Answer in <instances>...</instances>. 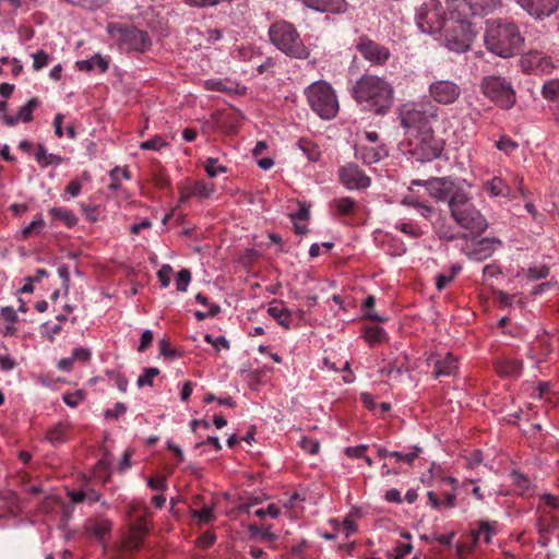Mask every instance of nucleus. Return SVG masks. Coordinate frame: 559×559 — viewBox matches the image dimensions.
I'll return each instance as SVG.
<instances>
[{"label": "nucleus", "instance_id": "1", "mask_svg": "<svg viewBox=\"0 0 559 559\" xmlns=\"http://www.w3.org/2000/svg\"><path fill=\"white\" fill-rule=\"evenodd\" d=\"M447 4L448 17L437 39L450 51L462 53L471 49L477 35L476 24L473 17L462 11L456 4Z\"/></svg>", "mask_w": 559, "mask_h": 559}, {"label": "nucleus", "instance_id": "2", "mask_svg": "<svg viewBox=\"0 0 559 559\" xmlns=\"http://www.w3.org/2000/svg\"><path fill=\"white\" fill-rule=\"evenodd\" d=\"M353 95L366 109L383 116L393 105L394 88L384 78L364 74L356 81Z\"/></svg>", "mask_w": 559, "mask_h": 559}, {"label": "nucleus", "instance_id": "3", "mask_svg": "<svg viewBox=\"0 0 559 559\" xmlns=\"http://www.w3.org/2000/svg\"><path fill=\"white\" fill-rule=\"evenodd\" d=\"M484 43L491 53L510 58L521 50L524 38L515 23L491 19L486 22Z\"/></svg>", "mask_w": 559, "mask_h": 559}, {"label": "nucleus", "instance_id": "4", "mask_svg": "<svg viewBox=\"0 0 559 559\" xmlns=\"http://www.w3.org/2000/svg\"><path fill=\"white\" fill-rule=\"evenodd\" d=\"M449 210L453 221L466 231L465 237L477 238L488 228L486 217L462 189L456 190L449 200Z\"/></svg>", "mask_w": 559, "mask_h": 559}, {"label": "nucleus", "instance_id": "5", "mask_svg": "<svg viewBox=\"0 0 559 559\" xmlns=\"http://www.w3.org/2000/svg\"><path fill=\"white\" fill-rule=\"evenodd\" d=\"M270 41L284 55L294 59H307L310 49L304 44L300 34L290 22L281 20L269 28Z\"/></svg>", "mask_w": 559, "mask_h": 559}, {"label": "nucleus", "instance_id": "6", "mask_svg": "<svg viewBox=\"0 0 559 559\" xmlns=\"http://www.w3.org/2000/svg\"><path fill=\"white\" fill-rule=\"evenodd\" d=\"M399 119L405 130L418 132L430 129L438 120L439 109L429 102H407L399 108Z\"/></svg>", "mask_w": 559, "mask_h": 559}, {"label": "nucleus", "instance_id": "7", "mask_svg": "<svg viewBox=\"0 0 559 559\" xmlns=\"http://www.w3.org/2000/svg\"><path fill=\"white\" fill-rule=\"evenodd\" d=\"M448 17L447 5L440 0H426L415 8L414 22L418 31L430 36H438Z\"/></svg>", "mask_w": 559, "mask_h": 559}, {"label": "nucleus", "instance_id": "8", "mask_svg": "<svg viewBox=\"0 0 559 559\" xmlns=\"http://www.w3.org/2000/svg\"><path fill=\"white\" fill-rule=\"evenodd\" d=\"M311 109L322 119H332L338 111V100L332 86L324 82H313L306 88Z\"/></svg>", "mask_w": 559, "mask_h": 559}, {"label": "nucleus", "instance_id": "9", "mask_svg": "<svg viewBox=\"0 0 559 559\" xmlns=\"http://www.w3.org/2000/svg\"><path fill=\"white\" fill-rule=\"evenodd\" d=\"M108 34L128 50L145 51L151 46V39L146 32L123 26L119 23H110L107 26Z\"/></svg>", "mask_w": 559, "mask_h": 559}, {"label": "nucleus", "instance_id": "10", "mask_svg": "<svg viewBox=\"0 0 559 559\" xmlns=\"http://www.w3.org/2000/svg\"><path fill=\"white\" fill-rule=\"evenodd\" d=\"M484 94L498 104L500 107L509 109L515 103V93L511 84L500 76H488L481 83Z\"/></svg>", "mask_w": 559, "mask_h": 559}, {"label": "nucleus", "instance_id": "11", "mask_svg": "<svg viewBox=\"0 0 559 559\" xmlns=\"http://www.w3.org/2000/svg\"><path fill=\"white\" fill-rule=\"evenodd\" d=\"M428 95L433 103L450 106L461 97L462 88L455 81L439 79L429 84Z\"/></svg>", "mask_w": 559, "mask_h": 559}, {"label": "nucleus", "instance_id": "12", "mask_svg": "<svg viewBox=\"0 0 559 559\" xmlns=\"http://www.w3.org/2000/svg\"><path fill=\"white\" fill-rule=\"evenodd\" d=\"M356 49L372 66H383L391 57L388 47L372 40L366 35L358 38Z\"/></svg>", "mask_w": 559, "mask_h": 559}, {"label": "nucleus", "instance_id": "13", "mask_svg": "<svg viewBox=\"0 0 559 559\" xmlns=\"http://www.w3.org/2000/svg\"><path fill=\"white\" fill-rule=\"evenodd\" d=\"M338 179L347 190H365L370 187L371 179L356 164L348 163L338 169Z\"/></svg>", "mask_w": 559, "mask_h": 559}, {"label": "nucleus", "instance_id": "14", "mask_svg": "<svg viewBox=\"0 0 559 559\" xmlns=\"http://www.w3.org/2000/svg\"><path fill=\"white\" fill-rule=\"evenodd\" d=\"M416 151L423 162H429L438 158L442 151V141L433 135L432 129L420 131V138L416 144Z\"/></svg>", "mask_w": 559, "mask_h": 559}, {"label": "nucleus", "instance_id": "15", "mask_svg": "<svg viewBox=\"0 0 559 559\" xmlns=\"http://www.w3.org/2000/svg\"><path fill=\"white\" fill-rule=\"evenodd\" d=\"M519 5L536 20H544L559 8V0H516Z\"/></svg>", "mask_w": 559, "mask_h": 559}, {"label": "nucleus", "instance_id": "16", "mask_svg": "<svg viewBox=\"0 0 559 559\" xmlns=\"http://www.w3.org/2000/svg\"><path fill=\"white\" fill-rule=\"evenodd\" d=\"M451 2L465 11L473 19L476 15H486L501 7V0H444Z\"/></svg>", "mask_w": 559, "mask_h": 559}, {"label": "nucleus", "instance_id": "17", "mask_svg": "<svg viewBox=\"0 0 559 559\" xmlns=\"http://www.w3.org/2000/svg\"><path fill=\"white\" fill-rule=\"evenodd\" d=\"M427 191L431 198L437 201H448L451 199L457 189L453 183L445 178H433L426 183Z\"/></svg>", "mask_w": 559, "mask_h": 559}, {"label": "nucleus", "instance_id": "18", "mask_svg": "<svg viewBox=\"0 0 559 559\" xmlns=\"http://www.w3.org/2000/svg\"><path fill=\"white\" fill-rule=\"evenodd\" d=\"M39 106L37 98H31L25 105L21 106L16 116L3 115V122L12 127L19 122H31L33 120V111Z\"/></svg>", "mask_w": 559, "mask_h": 559}, {"label": "nucleus", "instance_id": "19", "mask_svg": "<svg viewBox=\"0 0 559 559\" xmlns=\"http://www.w3.org/2000/svg\"><path fill=\"white\" fill-rule=\"evenodd\" d=\"M302 2L306 7L322 13L340 14L347 8L345 0H302Z\"/></svg>", "mask_w": 559, "mask_h": 559}, {"label": "nucleus", "instance_id": "20", "mask_svg": "<svg viewBox=\"0 0 559 559\" xmlns=\"http://www.w3.org/2000/svg\"><path fill=\"white\" fill-rule=\"evenodd\" d=\"M523 63L526 64L530 70L540 73H547L554 67L550 58L538 51L527 53L523 59Z\"/></svg>", "mask_w": 559, "mask_h": 559}, {"label": "nucleus", "instance_id": "21", "mask_svg": "<svg viewBox=\"0 0 559 559\" xmlns=\"http://www.w3.org/2000/svg\"><path fill=\"white\" fill-rule=\"evenodd\" d=\"M267 313L284 329H290V311L282 300L273 299L267 308Z\"/></svg>", "mask_w": 559, "mask_h": 559}, {"label": "nucleus", "instance_id": "22", "mask_svg": "<svg viewBox=\"0 0 559 559\" xmlns=\"http://www.w3.org/2000/svg\"><path fill=\"white\" fill-rule=\"evenodd\" d=\"M441 496L442 498H439L435 491H428V504L435 510H440L441 508L452 509L456 506V491H444L441 493Z\"/></svg>", "mask_w": 559, "mask_h": 559}, {"label": "nucleus", "instance_id": "23", "mask_svg": "<svg viewBox=\"0 0 559 559\" xmlns=\"http://www.w3.org/2000/svg\"><path fill=\"white\" fill-rule=\"evenodd\" d=\"M457 370V359L452 354L437 359L433 374L436 378L452 376Z\"/></svg>", "mask_w": 559, "mask_h": 559}, {"label": "nucleus", "instance_id": "24", "mask_svg": "<svg viewBox=\"0 0 559 559\" xmlns=\"http://www.w3.org/2000/svg\"><path fill=\"white\" fill-rule=\"evenodd\" d=\"M386 155H388V152L384 146H379V147L359 146L356 150V157L360 158L367 165L374 164Z\"/></svg>", "mask_w": 559, "mask_h": 559}, {"label": "nucleus", "instance_id": "25", "mask_svg": "<svg viewBox=\"0 0 559 559\" xmlns=\"http://www.w3.org/2000/svg\"><path fill=\"white\" fill-rule=\"evenodd\" d=\"M330 207L341 216H349L357 210V202L350 197L333 199Z\"/></svg>", "mask_w": 559, "mask_h": 559}, {"label": "nucleus", "instance_id": "26", "mask_svg": "<svg viewBox=\"0 0 559 559\" xmlns=\"http://www.w3.org/2000/svg\"><path fill=\"white\" fill-rule=\"evenodd\" d=\"M76 67L81 71L90 72L94 69H98L100 73H104L108 69V61L100 53H95L90 59L78 60Z\"/></svg>", "mask_w": 559, "mask_h": 559}, {"label": "nucleus", "instance_id": "27", "mask_svg": "<svg viewBox=\"0 0 559 559\" xmlns=\"http://www.w3.org/2000/svg\"><path fill=\"white\" fill-rule=\"evenodd\" d=\"M35 159L41 168H46L51 165L59 166L64 160L63 157H61L59 155L48 153L46 147L41 144L38 145V147H37V152L35 154Z\"/></svg>", "mask_w": 559, "mask_h": 559}, {"label": "nucleus", "instance_id": "28", "mask_svg": "<svg viewBox=\"0 0 559 559\" xmlns=\"http://www.w3.org/2000/svg\"><path fill=\"white\" fill-rule=\"evenodd\" d=\"M112 524L107 519H99L93 522H90L86 525L88 532L97 538L99 542L104 540L105 537L110 533Z\"/></svg>", "mask_w": 559, "mask_h": 559}, {"label": "nucleus", "instance_id": "29", "mask_svg": "<svg viewBox=\"0 0 559 559\" xmlns=\"http://www.w3.org/2000/svg\"><path fill=\"white\" fill-rule=\"evenodd\" d=\"M420 452L421 449L419 447L413 445L402 451H392L391 457L394 459L397 463L411 465L415 459L418 457Z\"/></svg>", "mask_w": 559, "mask_h": 559}, {"label": "nucleus", "instance_id": "30", "mask_svg": "<svg viewBox=\"0 0 559 559\" xmlns=\"http://www.w3.org/2000/svg\"><path fill=\"white\" fill-rule=\"evenodd\" d=\"M364 338L369 345H376L385 342L388 340V335L384 329L371 325L365 328Z\"/></svg>", "mask_w": 559, "mask_h": 559}, {"label": "nucleus", "instance_id": "31", "mask_svg": "<svg viewBox=\"0 0 559 559\" xmlns=\"http://www.w3.org/2000/svg\"><path fill=\"white\" fill-rule=\"evenodd\" d=\"M19 509V500L15 493L8 491L0 496V516H3L5 513H15Z\"/></svg>", "mask_w": 559, "mask_h": 559}, {"label": "nucleus", "instance_id": "32", "mask_svg": "<svg viewBox=\"0 0 559 559\" xmlns=\"http://www.w3.org/2000/svg\"><path fill=\"white\" fill-rule=\"evenodd\" d=\"M497 369L501 376L516 377L522 372V362L516 359L508 358L501 361Z\"/></svg>", "mask_w": 559, "mask_h": 559}, {"label": "nucleus", "instance_id": "33", "mask_svg": "<svg viewBox=\"0 0 559 559\" xmlns=\"http://www.w3.org/2000/svg\"><path fill=\"white\" fill-rule=\"evenodd\" d=\"M49 213L53 219L63 222L68 227H73L78 224V217L71 210L52 207Z\"/></svg>", "mask_w": 559, "mask_h": 559}, {"label": "nucleus", "instance_id": "34", "mask_svg": "<svg viewBox=\"0 0 559 559\" xmlns=\"http://www.w3.org/2000/svg\"><path fill=\"white\" fill-rule=\"evenodd\" d=\"M485 189L491 197L507 195L509 189L500 177H493L485 183Z\"/></svg>", "mask_w": 559, "mask_h": 559}, {"label": "nucleus", "instance_id": "35", "mask_svg": "<svg viewBox=\"0 0 559 559\" xmlns=\"http://www.w3.org/2000/svg\"><path fill=\"white\" fill-rule=\"evenodd\" d=\"M68 426L64 424H57L47 433V439L53 445L63 443L67 441Z\"/></svg>", "mask_w": 559, "mask_h": 559}, {"label": "nucleus", "instance_id": "36", "mask_svg": "<svg viewBox=\"0 0 559 559\" xmlns=\"http://www.w3.org/2000/svg\"><path fill=\"white\" fill-rule=\"evenodd\" d=\"M109 177L111 179V182L108 188L112 191H117L121 188V185H120L121 179L120 178L129 180L130 171L128 168L115 167L114 169L110 170Z\"/></svg>", "mask_w": 559, "mask_h": 559}, {"label": "nucleus", "instance_id": "37", "mask_svg": "<svg viewBox=\"0 0 559 559\" xmlns=\"http://www.w3.org/2000/svg\"><path fill=\"white\" fill-rule=\"evenodd\" d=\"M493 534L495 530L491 523L480 522L478 530L474 532V539L475 542L483 540L484 543L489 544Z\"/></svg>", "mask_w": 559, "mask_h": 559}, {"label": "nucleus", "instance_id": "38", "mask_svg": "<svg viewBox=\"0 0 559 559\" xmlns=\"http://www.w3.org/2000/svg\"><path fill=\"white\" fill-rule=\"evenodd\" d=\"M194 195L200 199H209L215 192V186L213 183H206L204 181H197L192 185Z\"/></svg>", "mask_w": 559, "mask_h": 559}, {"label": "nucleus", "instance_id": "39", "mask_svg": "<svg viewBox=\"0 0 559 559\" xmlns=\"http://www.w3.org/2000/svg\"><path fill=\"white\" fill-rule=\"evenodd\" d=\"M543 96L548 100L559 102V80H550L543 85Z\"/></svg>", "mask_w": 559, "mask_h": 559}, {"label": "nucleus", "instance_id": "40", "mask_svg": "<svg viewBox=\"0 0 559 559\" xmlns=\"http://www.w3.org/2000/svg\"><path fill=\"white\" fill-rule=\"evenodd\" d=\"M159 374V369L156 367H147L143 369V372L139 376L136 384L139 388L145 385H153V380Z\"/></svg>", "mask_w": 559, "mask_h": 559}, {"label": "nucleus", "instance_id": "41", "mask_svg": "<svg viewBox=\"0 0 559 559\" xmlns=\"http://www.w3.org/2000/svg\"><path fill=\"white\" fill-rule=\"evenodd\" d=\"M23 0H0V16H12L22 7Z\"/></svg>", "mask_w": 559, "mask_h": 559}, {"label": "nucleus", "instance_id": "42", "mask_svg": "<svg viewBox=\"0 0 559 559\" xmlns=\"http://www.w3.org/2000/svg\"><path fill=\"white\" fill-rule=\"evenodd\" d=\"M429 474H430L431 478L439 477L442 483H445L451 486V490L456 491L457 486H459V480L452 476H442L441 467L439 465H437L436 463L431 464V467L429 468Z\"/></svg>", "mask_w": 559, "mask_h": 559}, {"label": "nucleus", "instance_id": "43", "mask_svg": "<svg viewBox=\"0 0 559 559\" xmlns=\"http://www.w3.org/2000/svg\"><path fill=\"white\" fill-rule=\"evenodd\" d=\"M526 278L530 281H538L546 278L549 275V267L545 264L530 266L525 271Z\"/></svg>", "mask_w": 559, "mask_h": 559}, {"label": "nucleus", "instance_id": "44", "mask_svg": "<svg viewBox=\"0 0 559 559\" xmlns=\"http://www.w3.org/2000/svg\"><path fill=\"white\" fill-rule=\"evenodd\" d=\"M166 146H168V143L160 135H155L153 139L140 143V148L144 151L159 152Z\"/></svg>", "mask_w": 559, "mask_h": 559}, {"label": "nucleus", "instance_id": "45", "mask_svg": "<svg viewBox=\"0 0 559 559\" xmlns=\"http://www.w3.org/2000/svg\"><path fill=\"white\" fill-rule=\"evenodd\" d=\"M204 88L207 91H219L225 93L233 92V87L229 82L219 79H209L204 81Z\"/></svg>", "mask_w": 559, "mask_h": 559}, {"label": "nucleus", "instance_id": "46", "mask_svg": "<svg viewBox=\"0 0 559 559\" xmlns=\"http://www.w3.org/2000/svg\"><path fill=\"white\" fill-rule=\"evenodd\" d=\"M499 240H489V239H483L479 242V248L473 252L475 259L483 260L491 255L493 249L490 247V243H499Z\"/></svg>", "mask_w": 559, "mask_h": 559}, {"label": "nucleus", "instance_id": "47", "mask_svg": "<svg viewBox=\"0 0 559 559\" xmlns=\"http://www.w3.org/2000/svg\"><path fill=\"white\" fill-rule=\"evenodd\" d=\"M204 169L209 177L214 178L218 176L219 174H225L227 171V168L221 164H218V160L216 158L210 157L206 159Z\"/></svg>", "mask_w": 559, "mask_h": 559}, {"label": "nucleus", "instance_id": "48", "mask_svg": "<svg viewBox=\"0 0 559 559\" xmlns=\"http://www.w3.org/2000/svg\"><path fill=\"white\" fill-rule=\"evenodd\" d=\"M192 516L202 524L210 523L214 520V509L212 506H204L201 510H193Z\"/></svg>", "mask_w": 559, "mask_h": 559}, {"label": "nucleus", "instance_id": "49", "mask_svg": "<svg viewBox=\"0 0 559 559\" xmlns=\"http://www.w3.org/2000/svg\"><path fill=\"white\" fill-rule=\"evenodd\" d=\"M106 374L108 378L114 381L116 386L121 391L126 392L128 389V379L117 370H107Z\"/></svg>", "mask_w": 559, "mask_h": 559}, {"label": "nucleus", "instance_id": "50", "mask_svg": "<svg viewBox=\"0 0 559 559\" xmlns=\"http://www.w3.org/2000/svg\"><path fill=\"white\" fill-rule=\"evenodd\" d=\"M511 477L513 484L521 490L522 495L528 491L531 488V481L525 475L514 471L511 473Z\"/></svg>", "mask_w": 559, "mask_h": 559}, {"label": "nucleus", "instance_id": "51", "mask_svg": "<svg viewBox=\"0 0 559 559\" xmlns=\"http://www.w3.org/2000/svg\"><path fill=\"white\" fill-rule=\"evenodd\" d=\"M191 282V273L187 269H182L177 273L176 287L179 292H186Z\"/></svg>", "mask_w": 559, "mask_h": 559}, {"label": "nucleus", "instance_id": "52", "mask_svg": "<svg viewBox=\"0 0 559 559\" xmlns=\"http://www.w3.org/2000/svg\"><path fill=\"white\" fill-rule=\"evenodd\" d=\"M32 58H33V68L35 70H40V69L45 68L46 66H48V63L50 61V57L44 50H38V51L32 53Z\"/></svg>", "mask_w": 559, "mask_h": 559}, {"label": "nucleus", "instance_id": "53", "mask_svg": "<svg viewBox=\"0 0 559 559\" xmlns=\"http://www.w3.org/2000/svg\"><path fill=\"white\" fill-rule=\"evenodd\" d=\"M173 274V267L169 264H164L157 272V278L160 286L166 288L170 284V276Z\"/></svg>", "mask_w": 559, "mask_h": 559}, {"label": "nucleus", "instance_id": "54", "mask_svg": "<svg viewBox=\"0 0 559 559\" xmlns=\"http://www.w3.org/2000/svg\"><path fill=\"white\" fill-rule=\"evenodd\" d=\"M518 143L513 140H511L510 138H507V136H502L497 143H496V147L501 151V152H504L507 154H510L512 153L515 148H518Z\"/></svg>", "mask_w": 559, "mask_h": 559}, {"label": "nucleus", "instance_id": "55", "mask_svg": "<svg viewBox=\"0 0 559 559\" xmlns=\"http://www.w3.org/2000/svg\"><path fill=\"white\" fill-rule=\"evenodd\" d=\"M62 400L67 406L74 408L83 401V394L81 392H67Z\"/></svg>", "mask_w": 559, "mask_h": 559}, {"label": "nucleus", "instance_id": "56", "mask_svg": "<svg viewBox=\"0 0 559 559\" xmlns=\"http://www.w3.org/2000/svg\"><path fill=\"white\" fill-rule=\"evenodd\" d=\"M126 412H127V406L123 403L118 402L115 404V406L112 408L106 409L104 413V416L107 419H116L119 416L123 415Z\"/></svg>", "mask_w": 559, "mask_h": 559}, {"label": "nucleus", "instance_id": "57", "mask_svg": "<svg viewBox=\"0 0 559 559\" xmlns=\"http://www.w3.org/2000/svg\"><path fill=\"white\" fill-rule=\"evenodd\" d=\"M300 447L306 450L307 452L311 453V454H316L319 452V449H320V443L319 441L317 440H312V439H309V438H306L304 437L301 440H300Z\"/></svg>", "mask_w": 559, "mask_h": 559}, {"label": "nucleus", "instance_id": "58", "mask_svg": "<svg viewBox=\"0 0 559 559\" xmlns=\"http://www.w3.org/2000/svg\"><path fill=\"white\" fill-rule=\"evenodd\" d=\"M72 358H74V361H81V362H87L91 359V350L85 347H76L72 350Z\"/></svg>", "mask_w": 559, "mask_h": 559}, {"label": "nucleus", "instance_id": "59", "mask_svg": "<svg viewBox=\"0 0 559 559\" xmlns=\"http://www.w3.org/2000/svg\"><path fill=\"white\" fill-rule=\"evenodd\" d=\"M153 338H154V335L151 330L143 331V333L141 335L140 344L138 346V350L140 353L145 352L148 348V346L152 344Z\"/></svg>", "mask_w": 559, "mask_h": 559}, {"label": "nucleus", "instance_id": "60", "mask_svg": "<svg viewBox=\"0 0 559 559\" xmlns=\"http://www.w3.org/2000/svg\"><path fill=\"white\" fill-rule=\"evenodd\" d=\"M298 146L305 153L309 160L316 162L318 159L319 153L314 148L310 147V143L299 141Z\"/></svg>", "mask_w": 559, "mask_h": 559}, {"label": "nucleus", "instance_id": "61", "mask_svg": "<svg viewBox=\"0 0 559 559\" xmlns=\"http://www.w3.org/2000/svg\"><path fill=\"white\" fill-rule=\"evenodd\" d=\"M253 513L255 516H259V518L269 515L273 519H276L280 515V509L274 504H270L266 509H258Z\"/></svg>", "mask_w": 559, "mask_h": 559}, {"label": "nucleus", "instance_id": "62", "mask_svg": "<svg viewBox=\"0 0 559 559\" xmlns=\"http://www.w3.org/2000/svg\"><path fill=\"white\" fill-rule=\"evenodd\" d=\"M367 445L360 444L356 447H348L345 449V454L352 459L364 457Z\"/></svg>", "mask_w": 559, "mask_h": 559}, {"label": "nucleus", "instance_id": "63", "mask_svg": "<svg viewBox=\"0 0 559 559\" xmlns=\"http://www.w3.org/2000/svg\"><path fill=\"white\" fill-rule=\"evenodd\" d=\"M309 215H310L309 209L305 204H300L298 211L289 214V217L293 222L306 221L309 218Z\"/></svg>", "mask_w": 559, "mask_h": 559}, {"label": "nucleus", "instance_id": "64", "mask_svg": "<svg viewBox=\"0 0 559 559\" xmlns=\"http://www.w3.org/2000/svg\"><path fill=\"white\" fill-rule=\"evenodd\" d=\"M43 333L49 337H53L56 334H58L61 331V324L60 323H51L46 322L41 325Z\"/></svg>", "mask_w": 559, "mask_h": 559}]
</instances>
